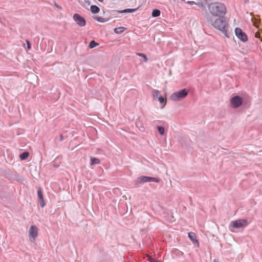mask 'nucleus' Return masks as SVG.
<instances>
[{"label":"nucleus","mask_w":262,"mask_h":262,"mask_svg":"<svg viewBox=\"0 0 262 262\" xmlns=\"http://www.w3.org/2000/svg\"><path fill=\"white\" fill-rule=\"evenodd\" d=\"M188 237L193 242V243H196L198 244H199V242L196 238V235L194 233L189 232Z\"/></svg>","instance_id":"f8f14e48"},{"label":"nucleus","mask_w":262,"mask_h":262,"mask_svg":"<svg viewBox=\"0 0 262 262\" xmlns=\"http://www.w3.org/2000/svg\"><path fill=\"white\" fill-rule=\"evenodd\" d=\"M99 44L96 42L94 40H92L89 43V47L90 49L94 48V47L98 46Z\"/></svg>","instance_id":"412c9836"},{"label":"nucleus","mask_w":262,"mask_h":262,"mask_svg":"<svg viewBox=\"0 0 262 262\" xmlns=\"http://www.w3.org/2000/svg\"><path fill=\"white\" fill-rule=\"evenodd\" d=\"M210 13L214 17L225 16L227 13L226 7L221 2H213L208 4Z\"/></svg>","instance_id":"f257e3e1"},{"label":"nucleus","mask_w":262,"mask_h":262,"mask_svg":"<svg viewBox=\"0 0 262 262\" xmlns=\"http://www.w3.org/2000/svg\"><path fill=\"white\" fill-rule=\"evenodd\" d=\"M158 100L159 101V102L160 103H162V104L163 103V104H164V105H165L166 103V99L163 97H162V96H159L158 97Z\"/></svg>","instance_id":"4be33fe9"},{"label":"nucleus","mask_w":262,"mask_h":262,"mask_svg":"<svg viewBox=\"0 0 262 262\" xmlns=\"http://www.w3.org/2000/svg\"><path fill=\"white\" fill-rule=\"evenodd\" d=\"M185 3L191 5H194V4L197 5V4L194 1H189L186 2ZM198 5H199L200 7H202L203 5H202V4L199 3V4H198Z\"/></svg>","instance_id":"b1692460"},{"label":"nucleus","mask_w":262,"mask_h":262,"mask_svg":"<svg viewBox=\"0 0 262 262\" xmlns=\"http://www.w3.org/2000/svg\"><path fill=\"white\" fill-rule=\"evenodd\" d=\"M235 33L237 37L242 42H245L248 40V36L246 34L239 28L235 29Z\"/></svg>","instance_id":"423d86ee"},{"label":"nucleus","mask_w":262,"mask_h":262,"mask_svg":"<svg viewBox=\"0 0 262 262\" xmlns=\"http://www.w3.org/2000/svg\"><path fill=\"white\" fill-rule=\"evenodd\" d=\"M94 18L100 23H105L110 20V18H103L99 16H95Z\"/></svg>","instance_id":"4468645a"},{"label":"nucleus","mask_w":262,"mask_h":262,"mask_svg":"<svg viewBox=\"0 0 262 262\" xmlns=\"http://www.w3.org/2000/svg\"><path fill=\"white\" fill-rule=\"evenodd\" d=\"M63 139V135H60V141H62Z\"/></svg>","instance_id":"cd10ccee"},{"label":"nucleus","mask_w":262,"mask_h":262,"mask_svg":"<svg viewBox=\"0 0 262 262\" xmlns=\"http://www.w3.org/2000/svg\"><path fill=\"white\" fill-rule=\"evenodd\" d=\"M54 5H55V6L56 8H58V9H62V7H61V6H59V5H58L57 4H56V3H55V4H54Z\"/></svg>","instance_id":"a878e982"},{"label":"nucleus","mask_w":262,"mask_h":262,"mask_svg":"<svg viewBox=\"0 0 262 262\" xmlns=\"http://www.w3.org/2000/svg\"><path fill=\"white\" fill-rule=\"evenodd\" d=\"M125 29L126 28L124 27H118L115 28L114 32L116 34H121L123 33Z\"/></svg>","instance_id":"f3484780"},{"label":"nucleus","mask_w":262,"mask_h":262,"mask_svg":"<svg viewBox=\"0 0 262 262\" xmlns=\"http://www.w3.org/2000/svg\"><path fill=\"white\" fill-rule=\"evenodd\" d=\"M100 2H103V0H98Z\"/></svg>","instance_id":"c85d7f7f"},{"label":"nucleus","mask_w":262,"mask_h":262,"mask_svg":"<svg viewBox=\"0 0 262 262\" xmlns=\"http://www.w3.org/2000/svg\"><path fill=\"white\" fill-rule=\"evenodd\" d=\"M217 17L218 18L214 20L212 25L215 28L221 31L225 36L229 38V36L228 34L227 29V23L226 17L225 16Z\"/></svg>","instance_id":"f03ea898"},{"label":"nucleus","mask_w":262,"mask_h":262,"mask_svg":"<svg viewBox=\"0 0 262 262\" xmlns=\"http://www.w3.org/2000/svg\"><path fill=\"white\" fill-rule=\"evenodd\" d=\"M137 55L139 56V57H142L144 59V62H147L148 61V58L145 54L139 53H137Z\"/></svg>","instance_id":"5701e85b"},{"label":"nucleus","mask_w":262,"mask_h":262,"mask_svg":"<svg viewBox=\"0 0 262 262\" xmlns=\"http://www.w3.org/2000/svg\"><path fill=\"white\" fill-rule=\"evenodd\" d=\"M37 195L40 201V205L41 207H43L46 205V203L44 201L43 194L40 188L37 190Z\"/></svg>","instance_id":"9d476101"},{"label":"nucleus","mask_w":262,"mask_h":262,"mask_svg":"<svg viewBox=\"0 0 262 262\" xmlns=\"http://www.w3.org/2000/svg\"><path fill=\"white\" fill-rule=\"evenodd\" d=\"M161 11L157 9L152 10L151 15L153 17H157L160 15Z\"/></svg>","instance_id":"2eb2a0df"},{"label":"nucleus","mask_w":262,"mask_h":262,"mask_svg":"<svg viewBox=\"0 0 262 262\" xmlns=\"http://www.w3.org/2000/svg\"><path fill=\"white\" fill-rule=\"evenodd\" d=\"M248 1H249V0H245V2L246 3L248 2Z\"/></svg>","instance_id":"c756f323"},{"label":"nucleus","mask_w":262,"mask_h":262,"mask_svg":"<svg viewBox=\"0 0 262 262\" xmlns=\"http://www.w3.org/2000/svg\"><path fill=\"white\" fill-rule=\"evenodd\" d=\"M29 152L27 151H24L19 155V158L21 160H26L29 156Z\"/></svg>","instance_id":"dca6fc26"},{"label":"nucleus","mask_w":262,"mask_h":262,"mask_svg":"<svg viewBox=\"0 0 262 262\" xmlns=\"http://www.w3.org/2000/svg\"><path fill=\"white\" fill-rule=\"evenodd\" d=\"M38 229L36 226L32 225L30 227L29 231V237H30V239L32 241L35 240L36 237L38 235Z\"/></svg>","instance_id":"1a4fd4ad"},{"label":"nucleus","mask_w":262,"mask_h":262,"mask_svg":"<svg viewBox=\"0 0 262 262\" xmlns=\"http://www.w3.org/2000/svg\"><path fill=\"white\" fill-rule=\"evenodd\" d=\"M100 163V160L98 158L91 157V165L98 164Z\"/></svg>","instance_id":"6ab92c4d"},{"label":"nucleus","mask_w":262,"mask_h":262,"mask_svg":"<svg viewBox=\"0 0 262 262\" xmlns=\"http://www.w3.org/2000/svg\"><path fill=\"white\" fill-rule=\"evenodd\" d=\"M160 92L159 90H154L152 92V95L154 99L158 98L160 95Z\"/></svg>","instance_id":"a211bd4d"},{"label":"nucleus","mask_w":262,"mask_h":262,"mask_svg":"<svg viewBox=\"0 0 262 262\" xmlns=\"http://www.w3.org/2000/svg\"><path fill=\"white\" fill-rule=\"evenodd\" d=\"M91 11L93 14L98 13L100 11L99 8L96 5H92L90 7Z\"/></svg>","instance_id":"ddd939ff"},{"label":"nucleus","mask_w":262,"mask_h":262,"mask_svg":"<svg viewBox=\"0 0 262 262\" xmlns=\"http://www.w3.org/2000/svg\"><path fill=\"white\" fill-rule=\"evenodd\" d=\"M159 134L161 135H163L164 134L165 129L164 127L162 126H157Z\"/></svg>","instance_id":"aec40b11"},{"label":"nucleus","mask_w":262,"mask_h":262,"mask_svg":"<svg viewBox=\"0 0 262 262\" xmlns=\"http://www.w3.org/2000/svg\"><path fill=\"white\" fill-rule=\"evenodd\" d=\"M148 259L150 262H158V260H155L154 258H152L150 256H148Z\"/></svg>","instance_id":"393cba45"},{"label":"nucleus","mask_w":262,"mask_h":262,"mask_svg":"<svg viewBox=\"0 0 262 262\" xmlns=\"http://www.w3.org/2000/svg\"><path fill=\"white\" fill-rule=\"evenodd\" d=\"M188 90L186 89H182L179 91L174 92L170 97L171 100L177 101L185 98L188 94Z\"/></svg>","instance_id":"20e7f679"},{"label":"nucleus","mask_w":262,"mask_h":262,"mask_svg":"<svg viewBox=\"0 0 262 262\" xmlns=\"http://www.w3.org/2000/svg\"><path fill=\"white\" fill-rule=\"evenodd\" d=\"M160 181V179L158 178L142 176L137 178L135 182V185L136 187H139L140 184L146 182H154L159 183Z\"/></svg>","instance_id":"7ed1b4c3"},{"label":"nucleus","mask_w":262,"mask_h":262,"mask_svg":"<svg viewBox=\"0 0 262 262\" xmlns=\"http://www.w3.org/2000/svg\"><path fill=\"white\" fill-rule=\"evenodd\" d=\"M248 224V221L246 219H239L232 222L230 226L235 228H239L247 226Z\"/></svg>","instance_id":"39448f33"},{"label":"nucleus","mask_w":262,"mask_h":262,"mask_svg":"<svg viewBox=\"0 0 262 262\" xmlns=\"http://www.w3.org/2000/svg\"><path fill=\"white\" fill-rule=\"evenodd\" d=\"M243 99L239 96H235L233 97L230 99V103L233 108H236L243 104Z\"/></svg>","instance_id":"0eeeda50"},{"label":"nucleus","mask_w":262,"mask_h":262,"mask_svg":"<svg viewBox=\"0 0 262 262\" xmlns=\"http://www.w3.org/2000/svg\"><path fill=\"white\" fill-rule=\"evenodd\" d=\"M27 43L28 48L30 49L31 48V43H30V42L28 41H27Z\"/></svg>","instance_id":"bb28decb"},{"label":"nucleus","mask_w":262,"mask_h":262,"mask_svg":"<svg viewBox=\"0 0 262 262\" xmlns=\"http://www.w3.org/2000/svg\"><path fill=\"white\" fill-rule=\"evenodd\" d=\"M74 20L80 27H84L86 25V20L84 18L78 13H75L73 16Z\"/></svg>","instance_id":"6e6552de"},{"label":"nucleus","mask_w":262,"mask_h":262,"mask_svg":"<svg viewBox=\"0 0 262 262\" xmlns=\"http://www.w3.org/2000/svg\"><path fill=\"white\" fill-rule=\"evenodd\" d=\"M137 10V9H125L122 10H113V14H115V13H133L135 12Z\"/></svg>","instance_id":"9b49d317"}]
</instances>
